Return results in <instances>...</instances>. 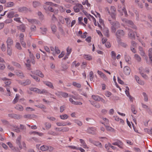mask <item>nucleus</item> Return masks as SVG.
Listing matches in <instances>:
<instances>
[{"label": "nucleus", "mask_w": 152, "mask_h": 152, "mask_svg": "<svg viewBox=\"0 0 152 152\" xmlns=\"http://www.w3.org/2000/svg\"><path fill=\"white\" fill-rule=\"evenodd\" d=\"M134 57L135 59L138 61L140 62L141 61V58L137 54H135L134 55Z\"/></svg>", "instance_id": "obj_49"}, {"label": "nucleus", "mask_w": 152, "mask_h": 152, "mask_svg": "<svg viewBox=\"0 0 152 152\" xmlns=\"http://www.w3.org/2000/svg\"><path fill=\"white\" fill-rule=\"evenodd\" d=\"M33 5L34 7L36 8L40 5V3L37 1H34L33 2Z\"/></svg>", "instance_id": "obj_31"}, {"label": "nucleus", "mask_w": 152, "mask_h": 152, "mask_svg": "<svg viewBox=\"0 0 152 152\" xmlns=\"http://www.w3.org/2000/svg\"><path fill=\"white\" fill-rule=\"evenodd\" d=\"M60 117L61 119L64 120L67 119L68 116L67 115L65 114L62 115H60Z\"/></svg>", "instance_id": "obj_44"}, {"label": "nucleus", "mask_w": 152, "mask_h": 152, "mask_svg": "<svg viewBox=\"0 0 152 152\" xmlns=\"http://www.w3.org/2000/svg\"><path fill=\"white\" fill-rule=\"evenodd\" d=\"M117 28L114 27V26H112L111 27V32L112 33H115Z\"/></svg>", "instance_id": "obj_64"}, {"label": "nucleus", "mask_w": 152, "mask_h": 152, "mask_svg": "<svg viewBox=\"0 0 152 152\" xmlns=\"http://www.w3.org/2000/svg\"><path fill=\"white\" fill-rule=\"evenodd\" d=\"M30 76L34 79H35L37 82H39L40 80L39 78L37 76L35 75H30Z\"/></svg>", "instance_id": "obj_46"}, {"label": "nucleus", "mask_w": 152, "mask_h": 152, "mask_svg": "<svg viewBox=\"0 0 152 152\" xmlns=\"http://www.w3.org/2000/svg\"><path fill=\"white\" fill-rule=\"evenodd\" d=\"M33 73L41 78H43L44 75L42 72L39 70H37L33 72Z\"/></svg>", "instance_id": "obj_14"}, {"label": "nucleus", "mask_w": 152, "mask_h": 152, "mask_svg": "<svg viewBox=\"0 0 152 152\" xmlns=\"http://www.w3.org/2000/svg\"><path fill=\"white\" fill-rule=\"evenodd\" d=\"M117 42L120 45L124 48H126L127 46V45L126 43L121 42V40H120L119 42L118 41Z\"/></svg>", "instance_id": "obj_35"}, {"label": "nucleus", "mask_w": 152, "mask_h": 152, "mask_svg": "<svg viewBox=\"0 0 152 152\" xmlns=\"http://www.w3.org/2000/svg\"><path fill=\"white\" fill-rule=\"evenodd\" d=\"M46 129L47 130L49 129L51 127V124L48 122H46L45 124Z\"/></svg>", "instance_id": "obj_37"}, {"label": "nucleus", "mask_w": 152, "mask_h": 152, "mask_svg": "<svg viewBox=\"0 0 152 152\" xmlns=\"http://www.w3.org/2000/svg\"><path fill=\"white\" fill-rule=\"evenodd\" d=\"M103 32L104 35L107 37H109V31L107 28H104L103 29Z\"/></svg>", "instance_id": "obj_17"}, {"label": "nucleus", "mask_w": 152, "mask_h": 152, "mask_svg": "<svg viewBox=\"0 0 152 152\" xmlns=\"http://www.w3.org/2000/svg\"><path fill=\"white\" fill-rule=\"evenodd\" d=\"M12 64L14 66H15L16 67L19 68H21L20 65L18 63L15 62L14 61H12Z\"/></svg>", "instance_id": "obj_41"}, {"label": "nucleus", "mask_w": 152, "mask_h": 152, "mask_svg": "<svg viewBox=\"0 0 152 152\" xmlns=\"http://www.w3.org/2000/svg\"><path fill=\"white\" fill-rule=\"evenodd\" d=\"M40 149L42 151H45L48 150V146L45 145H43L40 148Z\"/></svg>", "instance_id": "obj_29"}, {"label": "nucleus", "mask_w": 152, "mask_h": 152, "mask_svg": "<svg viewBox=\"0 0 152 152\" xmlns=\"http://www.w3.org/2000/svg\"><path fill=\"white\" fill-rule=\"evenodd\" d=\"M69 128L67 127H65L62 128V132H66L69 131Z\"/></svg>", "instance_id": "obj_60"}, {"label": "nucleus", "mask_w": 152, "mask_h": 152, "mask_svg": "<svg viewBox=\"0 0 152 152\" xmlns=\"http://www.w3.org/2000/svg\"><path fill=\"white\" fill-rule=\"evenodd\" d=\"M125 35L124 32L123 30L119 29L118 30L115 34V35L117 39V41L119 42L121 39V37H124Z\"/></svg>", "instance_id": "obj_1"}, {"label": "nucleus", "mask_w": 152, "mask_h": 152, "mask_svg": "<svg viewBox=\"0 0 152 152\" xmlns=\"http://www.w3.org/2000/svg\"><path fill=\"white\" fill-rule=\"evenodd\" d=\"M15 47L16 49L19 50H22V48L20 43L19 42H17L16 43L15 45Z\"/></svg>", "instance_id": "obj_27"}, {"label": "nucleus", "mask_w": 152, "mask_h": 152, "mask_svg": "<svg viewBox=\"0 0 152 152\" xmlns=\"http://www.w3.org/2000/svg\"><path fill=\"white\" fill-rule=\"evenodd\" d=\"M72 48H69V47L67 48L66 49V55L67 56H69V54L71 53L72 51Z\"/></svg>", "instance_id": "obj_51"}, {"label": "nucleus", "mask_w": 152, "mask_h": 152, "mask_svg": "<svg viewBox=\"0 0 152 152\" xmlns=\"http://www.w3.org/2000/svg\"><path fill=\"white\" fill-rule=\"evenodd\" d=\"M126 88L127 89L125 91V93L127 96L129 97L130 101L132 102H133V99L134 98L133 97L130 95L129 92V87L128 86H126Z\"/></svg>", "instance_id": "obj_5"}, {"label": "nucleus", "mask_w": 152, "mask_h": 152, "mask_svg": "<svg viewBox=\"0 0 152 152\" xmlns=\"http://www.w3.org/2000/svg\"><path fill=\"white\" fill-rule=\"evenodd\" d=\"M20 41L22 46L24 48H26V42H24V39H21L20 40Z\"/></svg>", "instance_id": "obj_45"}, {"label": "nucleus", "mask_w": 152, "mask_h": 152, "mask_svg": "<svg viewBox=\"0 0 152 152\" xmlns=\"http://www.w3.org/2000/svg\"><path fill=\"white\" fill-rule=\"evenodd\" d=\"M106 129L109 131H112L114 130V129L108 126H105Z\"/></svg>", "instance_id": "obj_59"}, {"label": "nucleus", "mask_w": 152, "mask_h": 152, "mask_svg": "<svg viewBox=\"0 0 152 152\" xmlns=\"http://www.w3.org/2000/svg\"><path fill=\"white\" fill-rule=\"evenodd\" d=\"M43 8L46 11H50L51 12H54V9L50 6H48L46 5L43 6Z\"/></svg>", "instance_id": "obj_15"}, {"label": "nucleus", "mask_w": 152, "mask_h": 152, "mask_svg": "<svg viewBox=\"0 0 152 152\" xmlns=\"http://www.w3.org/2000/svg\"><path fill=\"white\" fill-rule=\"evenodd\" d=\"M75 12H78L80 11V10L83 9V7L81 4H77L73 7Z\"/></svg>", "instance_id": "obj_2"}, {"label": "nucleus", "mask_w": 152, "mask_h": 152, "mask_svg": "<svg viewBox=\"0 0 152 152\" xmlns=\"http://www.w3.org/2000/svg\"><path fill=\"white\" fill-rule=\"evenodd\" d=\"M28 10V8L25 7H19L18 9V11L20 12H23L24 11H27Z\"/></svg>", "instance_id": "obj_22"}, {"label": "nucleus", "mask_w": 152, "mask_h": 152, "mask_svg": "<svg viewBox=\"0 0 152 152\" xmlns=\"http://www.w3.org/2000/svg\"><path fill=\"white\" fill-rule=\"evenodd\" d=\"M56 124L58 126H63L66 125V124H65L64 123H61L59 122H57L56 123Z\"/></svg>", "instance_id": "obj_57"}, {"label": "nucleus", "mask_w": 152, "mask_h": 152, "mask_svg": "<svg viewBox=\"0 0 152 152\" xmlns=\"http://www.w3.org/2000/svg\"><path fill=\"white\" fill-rule=\"evenodd\" d=\"M19 96L17 94H16L15 97L13 101V103L15 104L17 103L18 101V100L19 99Z\"/></svg>", "instance_id": "obj_43"}, {"label": "nucleus", "mask_w": 152, "mask_h": 152, "mask_svg": "<svg viewBox=\"0 0 152 152\" xmlns=\"http://www.w3.org/2000/svg\"><path fill=\"white\" fill-rule=\"evenodd\" d=\"M30 30L31 32H35L36 30V26L34 25H32L30 28Z\"/></svg>", "instance_id": "obj_47"}, {"label": "nucleus", "mask_w": 152, "mask_h": 152, "mask_svg": "<svg viewBox=\"0 0 152 152\" xmlns=\"http://www.w3.org/2000/svg\"><path fill=\"white\" fill-rule=\"evenodd\" d=\"M130 69L129 67L125 66L124 68V72L126 75H129L130 73Z\"/></svg>", "instance_id": "obj_9"}, {"label": "nucleus", "mask_w": 152, "mask_h": 152, "mask_svg": "<svg viewBox=\"0 0 152 152\" xmlns=\"http://www.w3.org/2000/svg\"><path fill=\"white\" fill-rule=\"evenodd\" d=\"M9 117L14 118L16 119H19L22 118V116L20 115H17L14 114H8Z\"/></svg>", "instance_id": "obj_7"}, {"label": "nucleus", "mask_w": 152, "mask_h": 152, "mask_svg": "<svg viewBox=\"0 0 152 152\" xmlns=\"http://www.w3.org/2000/svg\"><path fill=\"white\" fill-rule=\"evenodd\" d=\"M7 54L9 56L11 55L12 54V49L11 47H7Z\"/></svg>", "instance_id": "obj_28"}, {"label": "nucleus", "mask_w": 152, "mask_h": 152, "mask_svg": "<svg viewBox=\"0 0 152 152\" xmlns=\"http://www.w3.org/2000/svg\"><path fill=\"white\" fill-rule=\"evenodd\" d=\"M72 84L74 86L78 88H80L81 87V85L80 84L75 82H73Z\"/></svg>", "instance_id": "obj_50"}, {"label": "nucleus", "mask_w": 152, "mask_h": 152, "mask_svg": "<svg viewBox=\"0 0 152 152\" xmlns=\"http://www.w3.org/2000/svg\"><path fill=\"white\" fill-rule=\"evenodd\" d=\"M6 42L7 44V46L11 47L13 45V41L12 38L8 37L7 39Z\"/></svg>", "instance_id": "obj_10"}, {"label": "nucleus", "mask_w": 152, "mask_h": 152, "mask_svg": "<svg viewBox=\"0 0 152 152\" xmlns=\"http://www.w3.org/2000/svg\"><path fill=\"white\" fill-rule=\"evenodd\" d=\"M142 107L145 109H147V111H150V109L146 105L142 103Z\"/></svg>", "instance_id": "obj_52"}, {"label": "nucleus", "mask_w": 152, "mask_h": 152, "mask_svg": "<svg viewBox=\"0 0 152 152\" xmlns=\"http://www.w3.org/2000/svg\"><path fill=\"white\" fill-rule=\"evenodd\" d=\"M6 6L7 7H11L14 5V3L13 2L10 1L7 3Z\"/></svg>", "instance_id": "obj_39"}, {"label": "nucleus", "mask_w": 152, "mask_h": 152, "mask_svg": "<svg viewBox=\"0 0 152 152\" xmlns=\"http://www.w3.org/2000/svg\"><path fill=\"white\" fill-rule=\"evenodd\" d=\"M142 94L144 96V100L145 102H147L148 101V97L147 94L145 92H143Z\"/></svg>", "instance_id": "obj_42"}, {"label": "nucleus", "mask_w": 152, "mask_h": 152, "mask_svg": "<svg viewBox=\"0 0 152 152\" xmlns=\"http://www.w3.org/2000/svg\"><path fill=\"white\" fill-rule=\"evenodd\" d=\"M84 58L85 59L89 60H91L92 59L91 56L87 55H85Z\"/></svg>", "instance_id": "obj_58"}, {"label": "nucleus", "mask_w": 152, "mask_h": 152, "mask_svg": "<svg viewBox=\"0 0 152 152\" xmlns=\"http://www.w3.org/2000/svg\"><path fill=\"white\" fill-rule=\"evenodd\" d=\"M90 80L91 81H92L94 79V74L92 71H91L89 74Z\"/></svg>", "instance_id": "obj_40"}, {"label": "nucleus", "mask_w": 152, "mask_h": 152, "mask_svg": "<svg viewBox=\"0 0 152 152\" xmlns=\"http://www.w3.org/2000/svg\"><path fill=\"white\" fill-rule=\"evenodd\" d=\"M51 27L53 33L54 34L56 31L57 27L54 24H52L51 25Z\"/></svg>", "instance_id": "obj_26"}, {"label": "nucleus", "mask_w": 152, "mask_h": 152, "mask_svg": "<svg viewBox=\"0 0 152 152\" xmlns=\"http://www.w3.org/2000/svg\"><path fill=\"white\" fill-rule=\"evenodd\" d=\"M15 14V12H14L13 11H11L7 15V17L9 18H12L14 16V15Z\"/></svg>", "instance_id": "obj_34"}, {"label": "nucleus", "mask_w": 152, "mask_h": 152, "mask_svg": "<svg viewBox=\"0 0 152 152\" xmlns=\"http://www.w3.org/2000/svg\"><path fill=\"white\" fill-rule=\"evenodd\" d=\"M19 83L23 86H26L29 85L31 83V81L29 79H27L25 82L19 81Z\"/></svg>", "instance_id": "obj_8"}, {"label": "nucleus", "mask_w": 152, "mask_h": 152, "mask_svg": "<svg viewBox=\"0 0 152 152\" xmlns=\"http://www.w3.org/2000/svg\"><path fill=\"white\" fill-rule=\"evenodd\" d=\"M16 75L20 77L21 78L23 77L24 76L23 73L20 71H16L15 72Z\"/></svg>", "instance_id": "obj_20"}, {"label": "nucleus", "mask_w": 152, "mask_h": 152, "mask_svg": "<svg viewBox=\"0 0 152 152\" xmlns=\"http://www.w3.org/2000/svg\"><path fill=\"white\" fill-rule=\"evenodd\" d=\"M116 14L115 13H111L110 15L113 20H115L116 18Z\"/></svg>", "instance_id": "obj_61"}, {"label": "nucleus", "mask_w": 152, "mask_h": 152, "mask_svg": "<svg viewBox=\"0 0 152 152\" xmlns=\"http://www.w3.org/2000/svg\"><path fill=\"white\" fill-rule=\"evenodd\" d=\"M123 20V21L125 22L126 24L131 25L130 27L134 29H136V27L135 26L133 25V23L132 21L128 20L126 19H124Z\"/></svg>", "instance_id": "obj_4"}, {"label": "nucleus", "mask_w": 152, "mask_h": 152, "mask_svg": "<svg viewBox=\"0 0 152 152\" xmlns=\"http://www.w3.org/2000/svg\"><path fill=\"white\" fill-rule=\"evenodd\" d=\"M97 73L100 75L101 77L104 79V80H107V78L106 76L102 72L98 70L97 71Z\"/></svg>", "instance_id": "obj_16"}, {"label": "nucleus", "mask_w": 152, "mask_h": 152, "mask_svg": "<svg viewBox=\"0 0 152 152\" xmlns=\"http://www.w3.org/2000/svg\"><path fill=\"white\" fill-rule=\"evenodd\" d=\"M30 90L31 91H34L38 94L40 92V90L36 88H31Z\"/></svg>", "instance_id": "obj_23"}, {"label": "nucleus", "mask_w": 152, "mask_h": 152, "mask_svg": "<svg viewBox=\"0 0 152 152\" xmlns=\"http://www.w3.org/2000/svg\"><path fill=\"white\" fill-rule=\"evenodd\" d=\"M1 50L3 51H5L6 50V48L5 45L4 43H3L2 44L1 46Z\"/></svg>", "instance_id": "obj_63"}, {"label": "nucleus", "mask_w": 152, "mask_h": 152, "mask_svg": "<svg viewBox=\"0 0 152 152\" xmlns=\"http://www.w3.org/2000/svg\"><path fill=\"white\" fill-rule=\"evenodd\" d=\"M60 53V50L58 49V48L55 46V52H53L52 53L53 54V56H55L56 53L57 54H59Z\"/></svg>", "instance_id": "obj_30"}, {"label": "nucleus", "mask_w": 152, "mask_h": 152, "mask_svg": "<svg viewBox=\"0 0 152 152\" xmlns=\"http://www.w3.org/2000/svg\"><path fill=\"white\" fill-rule=\"evenodd\" d=\"M131 109L132 111L133 114H136L137 113V112L135 110V107L134 105H131Z\"/></svg>", "instance_id": "obj_32"}, {"label": "nucleus", "mask_w": 152, "mask_h": 152, "mask_svg": "<svg viewBox=\"0 0 152 152\" xmlns=\"http://www.w3.org/2000/svg\"><path fill=\"white\" fill-rule=\"evenodd\" d=\"M48 91L45 89H42L41 91L40 90V92L39 94H48Z\"/></svg>", "instance_id": "obj_56"}, {"label": "nucleus", "mask_w": 152, "mask_h": 152, "mask_svg": "<svg viewBox=\"0 0 152 152\" xmlns=\"http://www.w3.org/2000/svg\"><path fill=\"white\" fill-rule=\"evenodd\" d=\"M18 28L22 32H24L25 31V27L24 24L20 25L19 26H18Z\"/></svg>", "instance_id": "obj_25"}, {"label": "nucleus", "mask_w": 152, "mask_h": 152, "mask_svg": "<svg viewBox=\"0 0 152 152\" xmlns=\"http://www.w3.org/2000/svg\"><path fill=\"white\" fill-rule=\"evenodd\" d=\"M108 20L112 26H114V27L117 28H120V25L118 22L117 21H113L112 20L110 19H109Z\"/></svg>", "instance_id": "obj_3"}, {"label": "nucleus", "mask_w": 152, "mask_h": 152, "mask_svg": "<svg viewBox=\"0 0 152 152\" xmlns=\"http://www.w3.org/2000/svg\"><path fill=\"white\" fill-rule=\"evenodd\" d=\"M40 29L41 30V33L43 35H45L46 34L48 31L47 29L45 27H40Z\"/></svg>", "instance_id": "obj_21"}, {"label": "nucleus", "mask_w": 152, "mask_h": 152, "mask_svg": "<svg viewBox=\"0 0 152 152\" xmlns=\"http://www.w3.org/2000/svg\"><path fill=\"white\" fill-rule=\"evenodd\" d=\"M80 64L79 63H76V61H75L73 62L72 65V67H74L75 66V67H77L79 66Z\"/></svg>", "instance_id": "obj_48"}, {"label": "nucleus", "mask_w": 152, "mask_h": 152, "mask_svg": "<svg viewBox=\"0 0 152 152\" xmlns=\"http://www.w3.org/2000/svg\"><path fill=\"white\" fill-rule=\"evenodd\" d=\"M59 93L60 95L64 98H66L68 96V94L66 93L60 92Z\"/></svg>", "instance_id": "obj_36"}, {"label": "nucleus", "mask_w": 152, "mask_h": 152, "mask_svg": "<svg viewBox=\"0 0 152 152\" xmlns=\"http://www.w3.org/2000/svg\"><path fill=\"white\" fill-rule=\"evenodd\" d=\"M111 57L113 59L115 60L116 53L114 51H112L111 52Z\"/></svg>", "instance_id": "obj_53"}, {"label": "nucleus", "mask_w": 152, "mask_h": 152, "mask_svg": "<svg viewBox=\"0 0 152 152\" xmlns=\"http://www.w3.org/2000/svg\"><path fill=\"white\" fill-rule=\"evenodd\" d=\"M139 70L140 71V73L142 76L145 79H148V77L146 75L144 74V73H143V72L144 71H145V70H143L142 67H141L140 68H139Z\"/></svg>", "instance_id": "obj_12"}, {"label": "nucleus", "mask_w": 152, "mask_h": 152, "mask_svg": "<svg viewBox=\"0 0 152 152\" xmlns=\"http://www.w3.org/2000/svg\"><path fill=\"white\" fill-rule=\"evenodd\" d=\"M13 127L15 128L13 129V131L16 132L17 133H19L20 132V129L18 127V126H13Z\"/></svg>", "instance_id": "obj_38"}, {"label": "nucleus", "mask_w": 152, "mask_h": 152, "mask_svg": "<svg viewBox=\"0 0 152 152\" xmlns=\"http://www.w3.org/2000/svg\"><path fill=\"white\" fill-rule=\"evenodd\" d=\"M45 4H46V5H47L48 6V5L52 6L56 5V4H54L51 2H47L45 3Z\"/></svg>", "instance_id": "obj_62"}, {"label": "nucleus", "mask_w": 152, "mask_h": 152, "mask_svg": "<svg viewBox=\"0 0 152 152\" xmlns=\"http://www.w3.org/2000/svg\"><path fill=\"white\" fill-rule=\"evenodd\" d=\"M110 11L111 13H115L116 11L115 8L114 6H111Z\"/></svg>", "instance_id": "obj_55"}, {"label": "nucleus", "mask_w": 152, "mask_h": 152, "mask_svg": "<svg viewBox=\"0 0 152 152\" xmlns=\"http://www.w3.org/2000/svg\"><path fill=\"white\" fill-rule=\"evenodd\" d=\"M129 32L128 34V37L130 39H135V36L134 34L132 31L131 29H129Z\"/></svg>", "instance_id": "obj_11"}, {"label": "nucleus", "mask_w": 152, "mask_h": 152, "mask_svg": "<svg viewBox=\"0 0 152 152\" xmlns=\"http://www.w3.org/2000/svg\"><path fill=\"white\" fill-rule=\"evenodd\" d=\"M15 108L20 111H22L23 110V108L22 106L19 104L17 105L15 107Z\"/></svg>", "instance_id": "obj_24"}, {"label": "nucleus", "mask_w": 152, "mask_h": 152, "mask_svg": "<svg viewBox=\"0 0 152 152\" xmlns=\"http://www.w3.org/2000/svg\"><path fill=\"white\" fill-rule=\"evenodd\" d=\"M96 130V129L95 128L88 127L87 129V132L89 134H94Z\"/></svg>", "instance_id": "obj_6"}, {"label": "nucleus", "mask_w": 152, "mask_h": 152, "mask_svg": "<svg viewBox=\"0 0 152 152\" xmlns=\"http://www.w3.org/2000/svg\"><path fill=\"white\" fill-rule=\"evenodd\" d=\"M1 79L5 81V84H6L5 86H7V85H9L11 83V82L10 80L9 79H7L6 77H4L3 78H1Z\"/></svg>", "instance_id": "obj_18"}, {"label": "nucleus", "mask_w": 152, "mask_h": 152, "mask_svg": "<svg viewBox=\"0 0 152 152\" xmlns=\"http://www.w3.org/2000/svg\"><path fill=\"white\" fill-rule=\"evenodd\" d=\"M48 133L54 136L57 135L58 134L56 133H55L54 132L51 131L50 130L48 132Z\"/></svg>", "instance_id": "obj_54"}, {"label": "nucleus", "mask_w": 152, "mask_h": 152, "mask_svg": "<svg viewBox=\"0 0 152 152\" xmlns=\"http://www.w3.org/2000/svg\"><path fill=\"white\" fill-rule=\"evenodd\" d=\"M91 97L93 99L96 101L99 102L100 97L98 95H92Z\"/></svg>", "instance_id": "obj_19"}, {"label": "nucleus", "mask_w": 152, "mask_h": 152, "mask_svg": "<svg viewBox=\"0 0 152 152\" xmlns=\"http://www.w3.org/2000/svg\"><path fill=\"white\" fill-rule=\"evenodd\" d=\"M80 143L82 144V146H83V148H88L83 140L82 139H80Z\"/></svg>", "instance_id": "obj_33"}, {"label": "nucleus", "mask_w": 152, "mask_h": 152, "mask_svg": "<svg viewBox=\"0 0 152 152\" xmlns=\"http://www.w3.org/2000/svg\"><path fill=\"white\" fill-rule=\"evenodd\" d=\"M43 83L50 88L53 89L54 87L52 83L48 81H43Z\"/></svg>", "instance_id": "obj_13"}]
</instances>
